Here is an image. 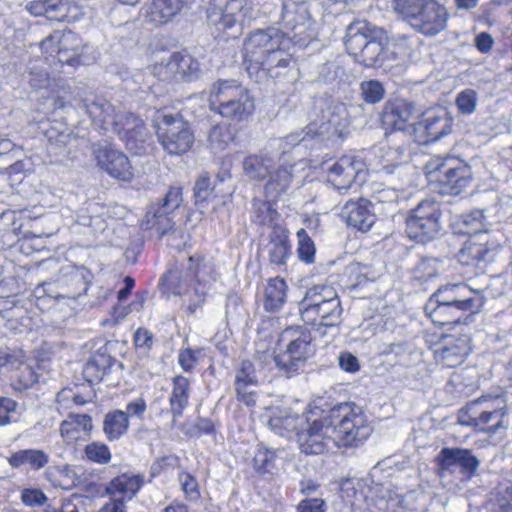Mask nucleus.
<instances>
[{
  "instance_id": "obj_1",
  "label": "nucleus",
  "mask_w": 512,
  "mask_h": 512,
  "mask_svg": "<svg viewBox=\"0 0 512 512\" xmlns=\"http://www.w3.org/2000/svg\"><path fill=\"white\" fill-rule=\"evenodd\" d=\"M268 425L282 437L295 433L301 452L314 455L358 446L371 433L361 408L353 403H340L327 411L313 407L301 415L279 411Z\"/></svg>"
},
{
  "instance_id": "obj_2",
  "label": "nucleus",
  "mask_w": 512,
  "mask_h": 512,
  "mask_svg": "<svg viewBox=\"0 0 512 512\" xmlns=\"http://www.w3.org/2000/svg\"><path fill=\"white\" fill-rule=\"evenodd\" d=\"M285 35L275 28L256 30L243 43L244 62L251 78L258 82L264 76L275 80L297 78V69L287 51Z\"/></svg>"
},
{
  "instance_id": "obj_3",
  "label": "nucleus",
  "mask_w": 512,
  "mask_h": 512,
  "mask_svg": "<svg viewBox=\"0 0 512 512\" xmlns=\"http://www.w3.org/2000/svg\"><path fill=\"white\" fill-rule=\"evenodd\" d=\"M484 303L481 290L464 283L447 284L430 296L424 311L434 324L440 326L468 323Z\"/></svg>"
},
{
  "instance_id": "obj_4",
  "label": "nucleus",
  "mask_w": 512,
  "mask_h": 512,
  "mask_svg": "<svg viewBox=\"0 0 512 512\" xmlns=\"http://www.w3.org/2000/svg\"><path fill=\"white\" fill-rule=\"evenodd\" d=\"M300 163H290L286 153L274 156L268 152H260L244 159L243 170L252 180H264L268 177L266 194L277 198L286 193L298 177L297 164Z\"/></svg>"
},
{
  "instance_id": "obj_5",
  "label": "nucleus",
  "mask_w": 512,
  "mask_h": 512,
  "mask_svg": "<svg viewBox=\"0 0 512 512\" xmlns=\"http://www.w3.org/2000/svg\"><path fill=\"white\" fill-rule=\"evenodd\" d=\"M209 108L223 118L240 122L255 110V100L249 90L236 79H218L209 90Z\"/></svg>"
},
{
  "instance_id": "obj_6",
  "label": "nucleus",
  "mask_w": 512,
  "mask_h": 512,
  "mask_svg": "<svg viewBox=\"0 0 512 512\" xmlns=\"http://www.w3.org/2000/svg\"><path fill=\"white\" fill-rule=\"evenodd\" d=\"M200 273V257L190 256L182 269L170 270L162 277L164 289L182 297L189 315H195L203 306L209 289L208 283L200 279Z\"/></svg>"
},
{
  "instance_id": "obj_7",
  "label": "nucleus",
  "mask_w": 512,
  "mask_h": 512,
  "mask_svg": "<svg viewBox=\"0 0 512 512\" xmlns=\"http://www.w3.org/2000/svg\"><path fill=\"white\" fill-rule=\"evenodd\" d=\"M393 9L425 36H436L447 27L449 13L438 0H393Z\"/></svg>"
},
{
  "instance_id": "obj_8",
  "label": "nucleus",
  "mask_w": 512,
  "mask_h": 512,
  "mask_svg": "<svg viewBox=\"0 0 512 512\" xmlns=\"http://www.w3.org/2000/svg\"><path fill=\"white\" fill-rule=\"evenodd\" d=\"M345 47L350 55L367 67L381 65L387 56V37L382 29L371 30L366 21L347 27Z\"/></svg>"
},
{
  "instance_id": "obj_9",
  "label": "nucleus",
  "mask_w": 512,
  "mask_h": 512,
  "mask_svg": "<svg viewBox=\"0 0 512 512\" xmlns=\"http://www.w3.org/2000/svg\"><path fill=\"white\" fill-rule=\"evenodd\" d=\"M428 174L439 173L437 180L440 193L458 195L469 186L472 179L471 167L463 160L450 155L433 156L426 164Z\"/></svg>"
},
{
  "instance_id": "obj_10",
  "label": "nucleus",
  "mask_w": 512,
  "mask_h": 512,
  "mask_svg": "<svg viewBox=\"0 0 512 512\" xmlns=\"http://www.w3.org/2000/svg\"><path fill=\"white\" fill-rule=\"evenodd\" d=\"M311 341V333L305 327L292 326L283 330L279 342L286 349L274 357L277 367L287 375L298 371L312 353Z\"/></svg>"
},
{
  "instance_id": "obj_11",
  "label": "nucleus",
  "mask_w": 512,
  "mask_h": 512,
  "mask_svg": "<svg viewBox=\"0 0 512 512\" xmlns=\"http://www.w3.org/2000/svg\"><path fill=\"white\" fill-rule=\"evenodd\" d=\"M440 204L434 199L422 200L406 219V233L416 242L425 244L435 239L442 229Z\"/></svg>"
},
{
  "instance_id": "obj_12",
  "label": "nucleus",
  "mask_w": 512,
  "mask_h": 512,
  "mask_svg": "<svg viewBox=\"0 0 512 512\" xmlns=\"http://www.w3.org/2000/svg\"><path fill=\"white\" fill-rule=\"evenodd\" d=\"M155 128L158 141L169 154H184L194 143V135L188 122L178 114H165L158 111Z\"/></svg>"
},
{
  "instance_id": "obj_13",
  "label": "nucleus",
  "mask_w": 512,
  "mask_h": 512,
  "mask_svg": "<svg viewBox=\"0 0 512 512\" xmlns=\"http://www.w3.org/2000/svg\"><path fill=\"white\" fill-rule=\"evenodd\" d=\"M285 37L296 45L307 46L317 36L316 23L305 1L285 0L282 8Z\"/></svg>"
},
{
  "instance_id": "obj_14",
  "label": "nucleus",
  "mask_w": 512,
  "mask_h": 512,
  "mask_svg": "<svg viewBox=\"0 0 512 512\" xmlns=\"http://www.w3.org/2000/svg\"><path fill=\"white\" fill-rule=\"evenodd\" d=\"M251 17L250 0H211L207 9L208 21L218 29H228L235 24L244 25Z\"/></svg>"
},
{
  "instance_id": "obj_15",
  "label": "nucleus",
  "mask_w": 512,
  "mask_h": 512,
  "mask_svg": "<svg viewBox=\"0 0 512 512\" xmlns=\"http://www.w3.org/2000/svg\"><path fill=\"white\" fill-rule=\"evenodd\" d=\"M93 154L97 165L109 176L129 182L134 173L128 157L114 145L107 142L93 145Z\"/></svg>"
},
{
  "instance_id": "obj_16",
  "label": "nucleus",
  "mask_w": 512,
  "mask_h": 512,
  "mask_svg": "<svg viewBox=\"0 0 512 512\" xmlns=\"http://www.w3.org/2000/svg\"><path fill=\"white\" fill-rule=\"evenodd\" d=\"M365 163L356 155H344L327 168V180L338 191L348 190L356 178H362Z\"/></svg>"
},
{
  "instance_id": "obj_17",
  "label": "nucleus",
  "mask_w": 512,
  "mask_h": 512,
  "mask_svg": "<svg viewBox=\"0 0 512 512\" xmlns=\"http://www.w3.org/2000/svg\"><path fill=\"white\" fill-rule=\"evenodd\" d=\"M111 132L117 134L126 147L135 154H140L145 150L149 133L143 120L136 117L133 113H121L118 125H115Z\"/></svg>"
},
{
  "instance_id": "obj_18",
  "label": "nucleus",
  "mask_w": 512,
  "mask_h": 512,
  "mask_svg": "<svg viewBox=\"0 0 512 512\" xmlns=\"http://www.w3.org/2000/svg\"><path fill=\"white\" fill-rule=\"evenodd\" d=\"M436 463L441 472L453 473L458 467L463 475L472 478L479 466V459L470 449L459 447H444L436 457Z\"/></svg>"
},
{
  "instance_id": "obj_19",
  "label": "nucleus",
  "mask_w": 512,
  "mask_h": 512,
  "mask_svg": "<svg viewBox=\"0 0 512 512\" xmlns=\"http://www.w3.org/2000/svg\"><path fill=\"white\" fill-rule=\"evenodd\" d=\"M182 201V189L180 187L170 188L163 198L162 204L153 205L147 211V228H155L161 235L166 234L173 227V222L169 215L179 208Z\"/></svg>"
},
{
  "instance_id": "obj_20",
  "label": "nucleus",
  "mask_w": 512,
  "mask_h": 512,
  "mask_svg": "<svg viewBox=\"0 0 512 512\" xmlns=\"http://www.w3.org/2000/svg\"><path fill=\"white\" fill-rule=\"evenodd\" d=\"M506 412H492L462 408L458 413V423L470 426L480 432L495 434L500 429H507L509 423L505 420Z\"/></svg>"
},
{
  "instance_id": "obj_21",
  "label": "nucleus",
  "mask_w": 512,
  "mask_h": 512,
  "mask_svg": "<svg viewBox=\"0 0 512 512\" xmlns=\"http://www.w3.org/2000/svg\"><path fill=\"white\" fill-rule=\"evenodd\" d=\"M416 130L425 134V142H434L448 135L452 131V118L443 107L430 109L423 113Z\"/></svg>"
},
{
  "instance_id": "obj_22",
  "label": "nucleus",
  "mask_w": 512,
  "mask_h": 512,
  "mask_svg": "<svg viewBox=\"0 0 512 512\" xmlns=\"http://www.w3.org/2000/svg\"><path fill=\"white\" fill-rule=\"evenodd\" d=\"M495 249V245H489L487 233L473 235L458 253V260L466 266L478 265L480 262L491 261Z\"/></svg>"
},
{
  "instance_id": "obj_23",
  "label": "nucleus",
  "mask_w": 512,
  "mask_h": 512,
  "mask_svg": "<svg viewBox=\"0 0 512 512\" xmlns=\"http://www.w3.org/2000/svg\"><path fill=\"white\" fill-rule=\"evenodd\" d=\"M371 206L372 202L363 198L357 201H348L341 210V217L349 226L367 232L376 220Z\"/></svg>"
},
{
  "instance_id": "obj_24",
  "label": "nucleus",
  "mask_w": 512,
  "mask_h": 512,
  "mask_svg": "<svg viewBox=\"0 0 512 512\" xmlns=\"http://www.w3.org/2000/svg\"><path fill=\"white\" fill-rule=\"evenodd\" d=\"M470 352L469 336L461 335L458 338H447L444 345L435 352V356L438 363L453 368L462 364Z\"/></svg>"
},
{
  "instance_id": "obj_25",
  "label": "nucleus",
  "mask_w": 512,
  "mask_h": 512,
  "mask_svg": "<svg viewBox=\"0 0 512 512\" xmlns=\"http://www.w3.org/2000/svg\"><path fill=\"white\" fill-rule=\"evenodd\" d=\"M50 42H57L59 62L72 65L82 47L81 38L72 31H55L42 41V48L48 50Z\"/></svg>"
},
{
  "instance_id": "obj_26",
  "label": "nucleus",
  "mask_w": 512,
  "mask_h": 512,
  "mask_svg": "<svg viewBox=\"0 0 512 512\" xmlns=\"http://www.w3.org/2000/svg\"><path fill=\"white\" fill-rule=\"evenodd\" d=\"M84 107L92 122L101 130L111 131L115 125H118L121 113L117 112L115 107L104 98L85 99Z\"/></svg>"
},
{
  "instance_id": "obj_27",
  "label": "nucleus",
  "mask_w": 512,
  "mask_h": 512,
  "mask_svg": "<svg viewBox=\"0 0 512 512\" xmlns=\"http://www.w3.org/2000/svg\"><path fill=\"white\" fill-rule=\"evenodd\" d=\"M342 307L339 298L326 301L319 307L307 310L301 315L302 320L311 325L333 327L341 322Z\"/></svg>"
},
{
  "instance_id": "obj_28",
  "label": "nucleus",
  "mask_w": 512,
  "mask_h": 512,
  "mask_svg": "<svg viewBox=\"0 0 512 512\" xmlns=\"http://www.w3.org/2000/svg\"><path fill=\"white\" fill-rule=\"evenodd\" d=\"M92 428V420L89 415L70 414L60 424V435L67 444H74L88 436Z\"/></svg>"
},
{
  "instance_id": "obj_29",
  "label": "nucleus",
  "mask_w": 512,
  "mask_h": 512,
  "mask_svg": "<svg viewBox=\"0 0 512 512\" xmlns=\"http://www.w3.org/2000/svg\"><path fill=\"white\" fill-rule=\"evenodd\" d=\"M416 111L412 103L399 100L386 108L384 122L396 130H405L408 126L414 125Z\"/></svg>"
},
{
  "instance_id": "obj_30",
  "label": "nucleus",
  "mask_w": 512,
  "mask_h": 512,
  "mask_svg": "<svg viewBox=\"0 0 512 512\" xmlns=\"http://www.w3.org/2000/svg\"><path fill=\"white\" fill-rule=\"evenodd\" d=\"M141 475L122 474L113 479L106 488L110 496L123 499V502L131 500L143 485Z\"/></svg>"
},
{
  "instance_id": "obj_31",
  "label": "nucleus",
  "mask_w": 512,
  "mask_h": 512,
  "mask_svg": "<svg viewBox=\"0 0 512 512\" xmlns=\"http://www.w3.org/2000/svg\"><path fill=\"white\" fill-rule=\"evenodd\" d=\"M188 4V0H153L147 10V17L154 24L168 22L179 14Z\"/></svg>"
},
{
  "instance_id": "obj_32",
  "label": "nucleus",
  "mask_w": 512,
  "mask_h": 512,
  "mask_svg": "<svg viewBox=\"0 0 512 512\" xmlns=\"http://www.w3.org/2000/svg\"><path fill=\"white\" fill-rule=\"evenodd\" d=\"M172 391L169 397L170 409L174 419L183 415L189 404L191 387L188 378L177 375L172 380Z\"/></svg>"
},
{
  "instance_id": "obj_33",
  "label": "nucleus",
  "mask_w": 512,
  "mask_h": 512,
  "mask_svg": "<svg viewBox=\"0 0 512 512\" xmlns=\"http://www.w3.org/2000/svg\"><path fill=\"white\" fill-rule=\"evenodd\" d=\"M269 260L275 265H285L290 256L288 236L280 226L273 227L270 241L267 245Z\"/></svg>"
},
{
  "instance_id": "obj_34",
  "label": "nucleus",
  "mask_w": 512,
  "mask_h": 512,
  "mask_svg": "<svg viewBox=\"0 0 512 512\" xmlns=\"http://www.w3.org/2000/svg\"><path fill=\"white\" fill-rule=\"evenodd\" d=\"M118 364L115 359L105 352L97 351L85 364L83 374L90 383L104 380L112 366Z\"/></svg>"
},
{
  "instance_id": "obj_35",
  "label": "nucleus",
  "mask_w": 512,
  "mask_h": 512,
  "mask_svg": "<svg viewBox=\"0 0 512 512\" xmlns=\"http://www.w3.org/2000/svg\"><path fill=\"white\" fill-rule=\"evenodd\" d=\"M49 455L40 449H22L11 453L8 463L12 468L28 466L32 470H41L49 463Z\"/></svg>"
},
{
  "instance_id": "obj_36",
  "label": "nucleus",
  "mask_w": 512,
  "mask_h": 512,
  "mask_svg": "<svg viewBox=\"0 0 512 512\" xmlns=\"http://www.w3.org/2000/svg\"><path fill=\"white\" fill-rule=\"evenodd\" d=\"M337 297V292L332 287L315 285L306 291L304 298L300 302V314L302 315L303 312L315 309L326 303V301H331Z\"/></svg>"
},
{
  "instance_id": "obj_37",
  "label": "nucleus",
  "mask_w": 512,
  "mask_h": 512,
  "mask_svg": "<svg viewBox=\"0 0 512 512\" xmlns=\"http://www.w3.org/2000/svg\"><path fill=\"white\" fill-rule=\"evenodd\" d=\"M129 427L128 416L124 411L115 410L105 416L103 431L110 441L118 440Z\"/></svg>"
},
{
  "instance_id": "obj_38",
  "label": "nucleus",
  "mask_w": 512,
  "mask_h": 512,
  "mask_svg": "<svg viewBox=\"0 0 512 512\" xmlns=\"http://www.w3.org/2000/svg\"><path fill=\"white\" fill-rule=\"evenodd\" d=\"M287 285L283 279H271L265 288L264 307L267 311L279 310L286 300Z\"/></svg>"
},
{
  "instance_id": "obj_39",
  "label": "nucleus",
  "mask_w": 512,
  "mask_h": 512,
  "mask_svg": "<svg viewBox=\"0 0 512 512\" xmlns=\"http://www.w3.org/2000/svg\"><path fill=\"white\" fill-rule=\"evenodd\" d=\"M316 134H318V132L316 130H314L312 128V126H307L305 130L290 133L289 135H287L279 140V148L281 149L280 154L286 153L287 160L290 163L301 162L300 164H297V167L298 166L303 167L305 165V162L302 159H300L298 161L291 160L290 151L293 150L294 148H296L301 143H306L310 137H313Z\"/></svg>"
},
{
  "instance_id": "obj_40",
  "label": "nucleus",
  "mask_w": 512,
  "mask_h": 512,
  "mask_svg": "<svg viewBox=\"0 0 512 512\" xmlns=\"http://www.w3.org/2000/svg\"><path fill=\"white\" fill-rule=\"evenodd\" d=\"M172 68L175 69L178 80H192L199 72V63L191 55L184 53L170 54Z\"/></svg>"
},
{
  "instance_id": "obj_41",
  "label": "nucleus",
  "mask_w": 512,
  "mask_h": 512,
  "mask_svg": "<svg viewBox=\"0 0 512 512\" xmlns=\"http://www.w3.org/2000/svg\"><path fill=\"white\" fill-rule=\"evenodd\" d=\"M444 271L441 260L434 257H423L413 269L414 277L420 281H427L439 276Z\"/></svg>"
},
{
  "instance_id": "obj_42",
  "label": "nucleus",
  "mask_w": 512,
  "mask_h": 512,
  "mask_svg": "<svg viewBox=\"0 0 512 512\" xmlns=\"http://www.w3.org/2000/svg\"><path fill=\"white\" fill-rule=\"evenodd\" d=\"M346 116L347 110L343 103L336 101L330 102L322 111L323 122L320 126L321 131L319 133L327 131V128L324 127L325 125L331 126L335 129L342 126Z\"/></svg>"
},
{
  "instance_id": "obj_43",
  "label": "nucleus",
  "mask_w": 512,
  "mask_h": 512,
  "mask_svg": "<svg viewBox=\"0 0 512 512\" xmlns=\"http://www.w3.org/2000/svg\"><path fill=\"white\" fill-rule=\"evenodd\" d=\"M401 197L402 193H400L397 189L376 183L372 187V195L370 201L372 202V205H388L389 207L394 208ZM394 210L395 209H392V212Z\"/></svg>"
},
{
  "instance_id": "obj_44",
  "label": "nucleus",
  "mask_w": 512,
  "mask_h": 512,
  "mask_svg": "<svg viewBox=\"0 0 512 512\" xmlns=\"http://www.w3.org/2000/svg\"><path fill=\"white\" fill-rule=\"evenodd\" d=\"M464 409L492 411V412H506V400L505 398L498 395H484L469 402Z\"/></svg>"
},
{
  "instance_id": "obj_45",
  "label": "nucleus",
  "mask_w": 512,
  "mask_h": 512,
  "mask_svg": "<svg viewBox=\"0 0 512 512\" xmlns=\"http://www.w3.org/2000/svg\"><path fill=\"white\" fill-rule=\"evenodd\" d=\"M276 460L275 451L259 447L253 458V467L261 474H273L276 470Z\"/></svg>"
},
{
  "instance_id": "obj_46",
  "label": "nucleus",
  "mask_w": 512,
  "mask_h": 512,
  "mask_svg": "<svg viewBox=\"0 0 512 512\" xmlns=\"http://www.w3.org/2000/svg\"><path fill=\"white\" fill-rule=\"evenodd\" d=\"M84 457L89 462L105 465L111 461L112 455L106 444L94 441L85 446Z\"/></svg>"
},
{
  "instance_id": "obj_47",
  "label": "nucleus",
  "mask_w": 512,
  "mask_h": 512,
  "mask_svg": "<svg viewBox=\"0 0 512 512\" xmlns=\"http://www.w3.org/2000/svg\"><path fill=\"white\" fill-rule=\"evenodd\" d=\"M178 482L185 498L190 502H197L200 497V489L197 479L186 471L178 473Z\"/></svg>"
},
{
  "instance_id": "obj_48",
  "label": "nucleus",
  "mask_w": 512,
  "mask_h": 512,
  "mask_svg": "<svg viewBox=\"0 0 512 512\" xmlns=\"http://www.w3.org/2000/svg\"><path fill=\"white\" fill-rule=\"evenodd\" d=\"M340 495L344 503L352 509H358L364 498L362 491L357 489L356 482L350 479L341 484Z\"/></svg>"
},
{
  "instance_id": "obj_49",
  "label": "nucleus",
  "mask_w": 512,
  "mask_h": 512,
  "mask_svg": "<svg viewBox=\"0 0 512 512\" xmlns=\"http://www.w3.org/2000/svg\"><path fill=\"white\" fill-rule=\"evenodd\" d=\"M297 239H298V257L301 261L306 263L314 262L315 257V245L308 235L305 229H299L297 231Z\"/></svg>"
},
{
  "instance_id": "obj_50",
  "label": "nucleus",
  "mask_w": 512,
  "mask_h": 512,
  "mask_svg": "<svg viewBox=\"0 0 512 512\" xmlns=\"http://www.w3.org/2000/svg\"><path fill=\"white\" fill-rule=\"evenodd\" d=\"M278 217L279 213L268 202H259L254 206L253 220L259 225L271 226Z\"/></svg>"
},
{
  "instance_id": "obj_51",
  "label": "nucleus",
  "mask_w": 512,
  "mask_h": 512,
  "mask_svg": "<svg viewBox=\"0 0 512 512\" xmlns=\"http://www.w3.org/2000/svg\"><path fill=\"white\" fill-rule=\"evenodd\" d=\"M151 75L160 81H177L178 77L174 68H172V60L170 55L167 58L161 59L154 65L148 68Z\"/></svg>"
},
{
  "instance_id": "obj_52",
  "label": "nucleus",
  "mask_w": 512,
  "mask_h": 512,
  "mask_svg": "<svg viewBox=\"0 0 512 512\" xmlns=\"http://www.w3.org/2000/svg\"><path fill=\"white\" fill-rule=\"evenodd\" d=\"M232 135L226 126H214L209 133V145L215 151L224 150L230 141Z\"/></svg>"
},
{
  "instance_id": "obj_53",
  "label": "nucleus",
  "mask_w": 512,
  "mask_h": 512,
  "mask_svg": "<svg viewBox=\"0 0 512 512\" xmlns=\"http://www.w3.org/2000/svg\"><path fill=\"white\" fill-rule=\"evenodd\" d=\"M363 99L370 104L381 101L384 97V88L377 80L364 81L360 86Z\"/></svg>"
},
{
  "instance_id": "obj_54",
  "label": "nucleus",
  "mask_w": 512,
  "mask_h": 512,
  "mask_svg": "<svg viewBox=\"0 0 512 512\" xmlns=\"http://www.w3.org/2000/svg\"><path fill=\"white\" fill-rule=\"evenodd\" d=\"M257 383L258 379L253 363L248 360L242 361L236 372L235 385L241 388L243 385H257Z\"/></svg>"
},
{
  "instance_id": "obj_55",
  "label": "nucleus",
  "mask_w": 512,
  "mask_h": 512,
  "mask_svg": "<svg viewBox=\"0 0 512 512\" xmlns=\"http://www.w3.org/2000/svg\"><path fill=\"white\" fill-rule=\"evenodd\" d=\"M23 363L21 351H0V375L17 369Z\"/></svg>"
},
{
  "instance_id": "obj_56",
  "label": "nucleus",
  "mask_w": 512,
  "mask_h": 512,
  "mask_svg": "<svg viewBox=\"0 0 512 512\" xmlns=\"http://www.w3.org/2000/svg\"><path fill=\"white\" fill-rule=\"evenodd\" d=\"M28 82L35 89H44L49 85V76L46 69L42 66L32 64L28 71Z\"/></svg>"
},
{
  "instance_id": "obj_57",
  "label": "nucleus",
  "mask_w": 512,
  "mask_h": 512,
  "mask_svg": "<svg viewBox=\"0 0 512 512\" xmlns=\"http://www.w3.org/2000/svg\"><path fill=\"white\" fill-rule=\"evenodd\" d=\"M201 353V349H181L178 353V364L183 371L190 372L198 365Z\"/></svg>"
},
{
  "instance_id": "obj_58",
  "label": "nucleus",
  "mask_w": 512,
  "mask_h": 512,
  "mask_svg": "<svg viewBox=\"0 0 512 512\" xmlns=\"http://www.w3.org/2000/svg\"><path fill=\"white\" fill-rule=\"evenodd\" d=\"M24 312V308L16 304L14 297L0 299V314L8 322H12L14 319L22 317Z\"/></svg>"
},
{
  "instance_id": "obj_59",
  "label": "nucleus",
  "mask_w": 512,
  "mask_h": 512,
  "mask_svg": "<svg viewBox=\"0 0 512 512\" xmlns=\"http://www.w3.org/2000/svg\"><path fill=\"white\" fill-rule=\"evenodd\" d=\"M477 103L476 92L467 89L458 94L456 104L458 109L464 114H471L475 111Z\"/></svg>"
},
{
  "instance_id": "obj_60",
  "label": "nucleus",
  "mask_w": 512,
  "mask_h": 512,
  "mask_svg": "<svg viewBox=\"0 0 512 512\" xmlns=\"http://www.w3.org/2000/svg\"><path fill=\"white\" fill-rule=\"evenodd\" d=\"M484 213L482 210H473L471 213L465 216L464 225L467 226V233L477 235L486 233L483 231L484 227Z\"/></svg>"
},
{
  "instance_id": "obj_61",
  "label": "nucleus",
  "mask_w": 512,
  "mask_h": 512,
  "mask_svg": "<svg viewBox=\"0 0 512 512\" xmlns=\"http://www.w3.org/2000/svg\"><path fill=\"white\" fill-rule=\"evenodd\" d=\"M17 402L8 397H0V426L9 424L16 414Z\"/></svg>"
},
{
  "instance_id": "obj_62",
  "label": "nucleus",
  "mask_w": 512,
  "mask_h": 512,
  "mask_svg": "<svg viewBox=\"0 0 512 512\" xmlns=\"http://www.w3.org/2000/svg\"><path fill=\"white\" fill-rule=\"evenodd\" d=\"M80 479L70 466H64L59 470L57 485L62 489H71L79 483Z\"/></svg>"
},
{
  "instance_id": "obj_63",
  "label": "nucleus",
  "mask_w": 512,
  "mask_h": 512,
  "mask_svg": "<svg viewBox=\"0 0 512 512\" xmlns=\"http://www.w3.org/2000/svg\"><path fill=\"white\" fill-rule=\"evenodd\" d=\"M210 194V178L206 175H202L195 183L194 196L196 203L205 202Z\"/></svg>"
},
{
  "instance_id": "obj_64",
  "label": "nucleus",
  "mask_w": 512,
  "mask_h": 512,
  "mask_svg": "<svg viewBox=\"0 0 512 512\" xmlns=\"http://www.w3.org/2000/svg\"><path fill=\"white\" fill-rule=\"evenodd\" d=\"M66 0H48L47 19L50 21H62L66 9Z\"/></svg>"
}]
</instances>
